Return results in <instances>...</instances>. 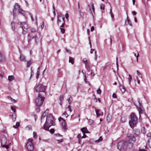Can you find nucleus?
<instances>
[{
	"mask_svg": "<svg viewBox=\"0 0 151 151\" xmlns=\"http://www.w3.org/2000/svg\"><path fill=\"white\" fill-rule=\"evenodd\" d=\"M117 149L120 150H126L127 149L131 148L129 146L128 142L126 141L122 140L117 144Z\"/></svg>",
	"mask_w": 151,
	"mask_h": 151,
	"instance_id": "1",
	"label": "nucleus"
},
{
	"mask_svg": "<svg viewBox=\"0 0 151 151\" xmlns=\"http://www.w3.org/2000/svg\"><path fill=\"white\" fill-rule=\"evenodd\" d=\"M137 118L134 113H131L130 115V120L129 121V124L130 127L133 129L137 123Z\"/></svg>",
	"mask_w": 151,
	"mask_h": 151,
	"instance_id": "2",
	"label": "nucleus"
},
{
	"mask_svg": "<svg viewBox=\"0 0 151 151\" xmlns=\"http://www.w3.org/2000/svg\"><path fill=\"white\" fill-rule=\"evenodd\" d=\"M127 137L129 139L126 141L129 144V146L132 148L133 147V143L136 141V137L133 134H127Z\"/></svg>",
	"mask_w": 151,
	"mask_h": 151,
	"instance_id": "3",
	"label": "nucleus"
},
{
	"mask_svg": "<svg viewBox=\"0 0 151 151\" xmlns=\"http://www.w3.org/2000/svg\"><path fill=\"white\" fill-rule=\"evenodd\" d=\"M45 99V97L41 94L39 93L38 97L35 99V104L36 106L40 107L42 105L43 102Z\"/></svg>",
	"mask_w": 151,
	"mask_h": 151,
	"instance_id": "4",
	"label": "nucleus"
},
{
	"mask_svg": "<svg viewBox=\"0 0 151 151\" xmlns=\"http://www.w3.org/2000/svg\"><path fill=\"white\" fill-rule=\"evenodd\" d=\"M54 119L53 116L51 114H49L46 117V123L50 124L51 125H55Z\"/></svg>",
	"mask_w": 151,
	"mask_h": 151,
	"instance_id": "5",
	"label": "nucleus"
},
{
	"mask_svg": "<svg viewBox=\"0 0 151 151\" xmlns=\"http://www.w3.org/2000/svg\"><path fill=\"white\" fill-rule=\"evenodd\" d=\"M33 140L32 139H29L26 145L27 149L29 151H32L34 149V145L32 142Z\"/></svg>",
	"mask_w": 151,
	"mask_h": 151,
	"instance_id": "6",
	"label": "nucleus"
},
{
	"mask_svg": "<svg viewBox=\"0 0 151 151\" xmlns=\"http://www.w3.org/2000/svg\"><path fill=\"white\" fill-rule=\"evenodd\" d=\"M7 142V139L6 138L4 137H2L1 139V145L3 147H5L6 149H7L9 147V144L6 145Z\"/></svg>",
	"mask_w": 151,
	"mask_h": 151,
	"instance_id": "7",
	"label": "nucleus"
},
{
	"mask_svg": "<svg viewBox=\"0 0 151 151\" xmlns=\"http://www.w3.org/2000/svg\"><path fill=\"white\" fill-rule=\"evenodd\" d=\"M36 91L39 92H44L45 91V87L42 84H39L35 88Z\"/></svg>",
	"mask_w": 151,
	"mask_h": 151,
	"instance_id": "8",
	"label": "nucleus"
},
{
	"mask_svg": "<svg viewBox=\"0 0 151 151\" xmlns=\"http://www.w3.org/2000/svg\"><path fill=\"white\" fill-rule=\"evenodd\" d=\"M133 135L135 137L139 139L140 137V131L138 129H135L133 131Z\"/></svg>",
	"mask_w": 151,
	"mask_h": 151,
	"instance_id": "9",
	"label": "nucleus"
},
{
	"mask_svg": "<svg viewBox=\"0 0 151 151\" xmlns=\"http://www.w3.org/2000/svg\"><path fill=\"white\" fill-rule=\"evenodd\" d=\"M147 136L150 137L149 138L146 144V146L145 147L146 149H148L147 147V146H148L150 148H151V133L150 132L147 133Z\"/></svg>",
	"mask_w": 151,
	"mask_h": 151,
	"instance_id": "10",
	"label": "nucleus"
},
{
	"mask_svg": "<svg viewBox=\"0 0 151 151\" xmlns=\"http://www.w3.org/2000/svg\"><path fill=\"white\" fill-rule=\"evenodd\" d=\"M83 62L85 64V67L86 69L88 71H90V62L87 60H83Z\"/></svg>",
	"mask_w": 151,
	"mask_h": 151,
	"instance_id": "11",
	"label": "nucleus"
},
{
	"mask_svg": "<svg viewBox=\"0 0 151 151\" xmlns=\"http://www.w3.org/2000/svg\"><path fill=\"white\" fill-rule=\"evenodd\" d=\"M137 108L139 111V116H140L141 114H144L145 116H147L146 114L145 113L144 109L143 107H137Z\"/></svg>",
	"mask_w": 151,
	"mask_h": 151,
	"instance_id": "12",
	"label": "nucleus"
},
{
	"mask_svg": "<svg viewBox=\"0 0 151 151\" xmlns=\"http://www.w3.org/2000/svg\"><path fill=\"white\" fill-rule=\"evenodd\" d=\"M20 8V6L18 3H16L14 7V9L13 10V13H16L17 9L18 8Z\"/></svg>",
	"mask_w": 151,
	"mask_h": 151,
	"instance_id": "13",
	"label": "nucleus"
},
{
	"mask_svg": "<svg viewBox=\"0 0 151 151\" xmlns=\"http://www.w3.org/2000/svg\"><path fill=\"white\" fill-rule=\"evenodd\" d=\"M50 124L45 122L44 125L43 129L47 131H49V128L51 126Z\"/></svg>",
	"mask_w": 151,
	"mask_h": 151,
	"instance_id": "14",
	"label": "nucleus"
},
{
	"mask_svg": "<svg viewBox=\"0 0 151 151\" xmlns=\"http://www.w3.org/2000/svg\"><path fill=\"white\" fill-rule=\"evenodd\" d=\"M81 130L83 134L89 133V131H88L87 128L86 127L82 128L81 129Z\"/></svg>",
	"mask_w": 151,
	"mask_h": 151,
	"instance_id": "15",
	"label": "nucleus"
},
{
	"mask_svg": "<svg viewBox=\"0 0 151 151\" xmlns=\"http://www.w3.org/2000/svg\"><path fill=\"white\" fill-rule=\"evenodd\" d=\"M25 57L22 54H21L20 55V60L21 61H25Z\"/></svg>",
	"mask_w": 151,
	"mask_h": 151,
	"instance_id": "16",
	"label": "nucleus"
},
{
	"mask_svg": "<svg viewBox=\"0 0 151 151\" xmlns=\"http://www.w3.org/2000/svg\"><path fill=\"white\" fill-rule=\"evenodd\" d=\"M18 11L19 13L22 14H23V16H24V15L25 14V12L22 9H20V8L19 9H18Z\"/></svg>",
	"mask_w": 151,
	"mask_h": 151,
	"instance_id": "17",
	"label": "nucleus"
},
{
	"mask_svg": "<svg viewBox=\"0 0 151 151\" xmlns=\"http://www.w3.org/2000/svg\"><path fill=\"white\" fill-rule=\"evenodd\" d=\"M62 126L64 130H66V124L65 122V121H64L62 123Z\"/></svg>",
	"mask_w": 151,
	"mask_h": 151,
	"instance_id": "18",
	"label": "nucleus"
},
{
	"mask_svg": "<svg viewBox=\"0 0 151 151\" xmlns=\"http://www.w3.org/2000/svg\"><path fill=\"white\" fill-rule=\"evenodd\" d=\"M60 18H62V15L60 14L58 15V24L61 22V19H60Z\"/></svg>",
	"mask_w": 151,
	"mask_h": 151,
	"instance_id": "19",
	"label": "nucleus"
},
{
	"mask_svg": "<svg viewBox=\"0 0 151 151\" xmlns=\"http://www.w3.org/2000/svg\"><path fill=\"white\" fill-rule=\"evenodd\" d=\"M14 79V77L13 76H8V80L9 81L11 82Z\"/></svg>",
	"mask_w": 151,
	"mask_h": 151,
	"instance_id": "20",
	"label": "nucleus"
},
{
	"mask_svg": "<svg viewBox=\"0 0 151 151\" xmlns=\"http://www.w3.org/2000/svg\"><path fill=\"white\" fill-rule=\"evenodd\" d=\"M103 138L101 136H100L98 139L94 141V142L96 143H98L102 141Z\"/></svg>",
	"mask_w": 151,
	"mask_h": 151,
	"instance_id": "21",
	"label": "nucleus"
},
{
	"mask_svg": "<svg viewBox=\"0 0 151 151\" xmlns=\"http://www.w3.org/2000/svg\"><path fill=\"white\" fill-rule=\"evenodd\" d=\"M5 60V57L2 54L0 53V62L3 61Z\"/></svg>",
	"mask_w": 151,
	"mask_h": 151,
	"instance_id": "22",
	"label": "nucleus"
},
{
	"mask_svg": "<svg viewBox=\"0 0 151 151\" xmlns=\"http://www.w3.org/2000/svg\"><path fill=\"white\" fill-rule=\"evenodd\" d=\"M74 60L71 57H69V62L71 63L72 64H73L74 63Z\"/></svg>",
	"mask_w": 151,
	"mask_h": 151,
	"instance_id": "23",
	"label": "nucleus"
},
{
	"mask_svg": "<svg viewBox=\"0 0 151 151\" xmlns=\"http://www.w3.org/2000/svg\"><path fill=\"white\" fill-rule=\"evenodd\" d=\"M11 26L12 29L14 31L15 29L14 23L12 22L11 23Z\"/></svg>",
	"mask_w": 151,
	"mask_h": 151,
	"instance_id": "24",
	"label": "nucleus"
},
{
	"mask_svg": "<svg viewBox=\"0 0 151 151\" xmlns=\"http://www.w3.org/2000/svg\"><path fill=\"white\" fill-rule=\"evenodd\" d=\"M62 18V19L63 20V22L62 23V25L60 26V27H64V26L65 25V18L64 17H62V18Z\"/></svg>",
	"mask_w": 151,
	"mask_h": 151,
	"instance_id": "25",
	"label": "nucleus"
},
{
	"mask_svg": "<svg viewBox=\"0 0 151 151\" xmlns=\"http://www.w3.org/2000/svg\"><path fill=\"white\" fill-rule=\"evenodd\" d=\"M80 15V16L82 17H83L84 16L83 13L82 12L80 9H78Z\"/></svg>",
	"mask_w": 151,
	"mask_h": 151,
	"instance_id": "26",
	"label": "nucleus"
},
{
	"mask_svg": "<svg viewBox=\"0 0 151 151\" xmlns=\"http://www.w3.org/2000/svg\"><path fill=\"white\" fill-rule=\"evenodd\" d=\"M96 112V114L97 117H99L100 116V114L99 113V110L97 109H95Z\"/></svg>",
	"mask_w": 151,
	"mask_h": 151,
	"instance_id": "27",
	"label": "nucleus"
},
{
	"mask_svg": "<svg viewBox=\"0 0 151 151\" xmlns=\"http://www.w3.org/2000/svg\"><path fill=\"white\" fill-rule=\"evenodd\" d=\"M109 115L108 114L106 116V120L108 122H109L111 121V119Z\"/></svg>",
	"mask_w": 151,
	"mask_h": 151,
	"instance_id": "28",
	"label": "nucleus"
},
{
	"mask_svg": "<svg viewBox=\"0 0 151 151\" xmlns=\"http://www.w3.org/2000/svg\"><path fill=\"white\" fill-rule=\"evenodd\" d=\"M127 119L125 118L124 117H122L121 118V121L122 122L124 123L126 122Z\"/></svg>",
	"mask_w": 151,
	"mask_h": 151,
	"instance_id": "29",
	"label": "nucleus"
},
{
	"mask_svg": "<svg viewBox=\"0 0 151 151\" xmlns=\"http://www.w3.org/2000/svg\"><path fill=\"white\" fill-rule=\"evenodd\" d=\"M127 20L128 22V24H129L130 26H132V22L130 21V19H128V17H127Z\"/></svg>",
	"mask_w": 151,
	"mask_h": 151,
	"instance_id": "30",
	"label": "nucleus"
},
{
	"mask_svg": "<svg viewBox=\"0 0 151 151\" xmlns=\"http://www.w3.org/2000/svg\"><path fill=\"white\" fill-rule=\"evenodd\" d=\"M59 99L60 101H61V102L63 101V99H64V98H63V95H60V96L59 98Z\"/></svg>",
	"mask_w": 151,
	"mask_h": 151,
	"instance_id": "31",
	"label": "nucleus"
},
{
	"mask_svg": "<svg viewBox=\"0 0 151 151\" xmlns=\"http://www.w3.org/2000/svg\"><path fill=\"white\" fill-rule=\"evenodd\" d=\"M72 97H70L68 99V101L69 104H70L72 102Z\"/></svg>",
	"mask_w": 151,
	"mask_h": 151,
	"instance_id": "32",
	"label": "nucleus"
},
{
	"mask_svg": "<svg viewBox=\"0 0 151 151\" xmlns=\"http://www.w3.org/2000/svg\"><path fill=\"white\" fill-rule=\"evenodd\" d=\"M88 122L89 125H91L93 124V121L92 120L90 119L88 120Z\"/></svg>",
	"mask_w": 151,
	"mask_h": 151,
	"instance_id": "33",
	"label": "nucleus"
},
{
	"mask_svg": "<svg viewBox=\"0 0 151 151\" xmlns=\"http://www.w3.org/2000/svg\"><path fill=\"white\" fill-rule=\"evenodd\" d=\"M84 81L86 83H88L89 82L87 81L86 76V74L84 75Z\"/></svg>",
	"mask_w": 151,
	"mask_h": 151,
	"instance_id": "34",
	"label": "nucleus"
},
{
	"mask_svg": "<svg viewBox=\"0 0 151 151\" xmlns=\"http://www.w3.org/2000/svg\"><path fill=\"white\" fill-rule=\"evenodd\" d=\"M129 78H128V81L129 82V84H130V82L131 81L132 79V76L130 75H129Z\"/></svg>",
	"mask_w": 151,
	"mask_h": 151,
	"instance_id": "35",
	"label": "nucleus"
},
{
	"mask_svg": "<svg viewBox=\"0 0 151 151\" xmlns=\"http://www.w3.org/2000/svg\"><path fill=\"white\" fill-rule=\"evenodd\" d=\"M110 14H111V17L112 19L114 17V15L112 12V10L111 9L110 10Z\"/></svg>",
	"mask_w": 151,
	"mask_h": 151,
	"instance_id": "36",
	"label": "nucleus"
},
{
	"mask_svg": "<svg viewBox=\"0 0 151 151\" xmlns=\"http://www.w3.org/2000/svg\"><path fill=\"white\" fill-rule=\"evenodd\" d=\"M32 62L31 61V60H29L28 61L27 64V67H29L32 64Z\"/></svg>",
	"mask_w": 151,
	"mask_h": 151,
	"instance_id": "37",
	"label": "nucleus"
},
{
	"mask_svg": "<svg viewBox=\"0 0 151 151\" xmlns=\"http://www.w3.org/2000/svg\"><path fill=\"white\" fill-rule=\"evenodd\" d=\"M91 6L92 7V10H93V13L94 14L95 13H94L95 8H94V5L93 4H91Z\"/></svg>",
	"mask_w": 151,
	"mask_h": 151,
	"instance_id": "38",
	"label": "nucleus"
},
{
	"mask_svg": "<svg viewBox=\"0 0 151 151\" xmlns=\"http://www.w3.org/2000/svg\"><path fill=\"white\" fill-rule=\"evenodd\" d=\"M97 93L98 94H100L101 93V91L100 88H98L97 90Z\"/></svg>",
	"mask_w": 151,
	"mask_h": 151,
	"instance_id": "39",
	"label": "nucleus"
},
{
	"mask_svg": "<svg viewBox=\"0 0 151 151\" xmlns=\"http://www.w3.org/2000/svg\"><path fill=\"white\" fill-rule=\"evenodd\" d=\"M55 129H51L50 130V132L52 134H53L55 132Z\"/></svg>",
	"mask_w": 151,
	"mask_h": 151,
	"instance_id": "40",
	"label": "nucleus"
},
{
	"mask_svg": "<svg viewBox=\"0 0 151 151\" xmlns=\"http://www.w3.org/2000/svg\"><path fill=\"white\" fill-rule=\"evenodd\" d=\"M137 75L139 77L142 78V76L141 74L139 72V71L138 70H137Z\"/></svg>",
	"mask_w": 151,
	"mask_h": 151,
	"instance_id": "41",
	"label": "nucleus"
},
{
	"mask_svg": "<svg viewBox=\"0 0 151 151\" xmlns=\"http://www.w3.org/2000/svg\"><path fill=\"white\" fill-rule=\"evenodd\" d=\"M60 29L61 32L62 34H64L65 32V29H64L62 28H60Z\"/></svg>",
	"mask_w": 151,
	"mask_h": 151,
	"instance_id": "42",
	"label": "nucleus"
},
{
	"mask_svg": "<svg viewBox=\"0 0 151 151\" xmlns=\"http://www.w3.org/2000/svg\"><path fill=\"white\" fill-rule=\"evenodd\" d=\"M29 15L30 16L32 20V21H34V19L33 17V15L30 12L29 13Z\"/></svg>",
	"mask_w": 151,
	"mask_h": 151,
	"instance_id": "43",
	"label": "nucleus"
},
{
	"mask_svg": "<svg viewBox=\"0 0 151 151\" xmlns=\"http://www.w3.org/2000/svg\"><path fill=\"white\" fill-rule=\"evenodd\" d=\"M54 135L56 136L59 137H62V135H61L59 133L55 134H54Z\"/></svg>",
	"mask_w": 151,
	"mask_h": 151,
	"instance_id": "44",
	"label": "nucleus"
},
{
	"mask_svg": "<svg viewBox=\"0 0 151 151\" xmlns=\"http://www.w3.org/2000/svg\"><path fill=\"white\" fill-rule=\"evenodd\" d=\"M63 115H64L65 116H66V117H67L68 116V115L67 114V113L66 111H65L63 114Z\"/></svg>",
	"mask_w": 151,
	"mask_h": 151,
	"instance_id": "45",
	"label": "nucleus"
},
{
	"mask_svg": "<svg viewBox=\"0 0 151 151\" xmlns=\"http://www.w3.org/2000/svg\"><path fill=\"white\" fill-rule=\"evenodd\" d=\"M100 9L102 10H104V4L101 5L100 6Z\"/></svg>",
	"mask_w": 151,
	"mask_h": 151,
	"instance_id": "46",
	"label": "nucleus"
},
{
	"mask_svg": "<svg viewBox=\"0 0 151 151\" xmlns=\"http://www.w3.org/2000/svg\"><path fill=\"white\" fill-rule=\"evenodd\" d=\"M31 76H30V78H31L32 76L34 74V72H33V70H32V67L31 68Z\"/></svg>",
	"mask_w": 151,
	"mask_h": 151,
	"instance_id": "47",
	"label": "nucleus"
},
{
	"mask_svg": "<svg viewBox=\"0 0 151 151\" xmlns=\"http://www.w3.org/2000/svg\"><path fill=\"white\" fill-rule=\"evenodd\" d=\"M33 134V137L34 138H36L37 137V134L35 132H34Z\"/></svg>",
	"mask_w": 151,
	"mask_h": 151,
	"instance_id": "48",
	"label": "nucleus"
},
{
	"mask_svg": "<svg viewBox=\"0 0 151 151\" xmlns=\"http://www.w3.org/2000/svg\"><path fill=\"white\" fill-rule=\"evenodd\" d=\"M11 109L14 112V113L15 112V111H16L15 109L14 108V107L13 106H11Z\"/></svg>",
	"mask_w": 151,
	"mask_h": 151,
	"instance_id": "49",
	"label": "nucleus"
},
{
	"mask_svg": "<svg viewBox=\"0 0 151 151\" xmlns=\"http://www.w3.org/2000/svg\"><path fill=\"white\" fill-rule=\"evenodd\" d=\"M65 50H66V52H67L69 53L70 54H71V51H70V50H69L68 49H67L66 48H65Z\"/></svg>",
	"mask_w": 151,
	"mask_h": 151,
	"instance_id": "50",
	"label": "nucleus"
},
{
	"mask_svg": "<svg viewBox=\"0 0 151 151\" xmlns=\"http://www.w3.org/2000/svg\"><path fill=\"white\" fill-rule=\"evenodd\" d=\"M31 32L32 33H34L35 32V29L34 28H32L31 29Z\"/></svg>",
	"mask_w": 151,
	"mask_h": 151,
	"instance_id": "51",
	"label": "nucleus"
},
{
	"mask_svg": "<svg viewBox=\"0 0 151 151\" xmlns=\"http://www.w3.org/2000/svg\"><path fill=\"white\" fill-rule=\"evenodd\" d=\"M134 55L135 56H136L137 57V61L138 62V57L139 56V53H137V56L136 55V54L135 53H134Z\"/></svg>",
	"mask_w": 151,
	"mask_h": 151,
	"instance_id": "52",
	"label": "nucleus"
},
{
	"mask_svg": "<svg viewBox=\"0 0 151 151\" xmlns=\"http://www.w3.org/2000/svg\"><path fill=\"white\" fill-rule=\"evenodd\" d=\"M81 134H78L77 136V138L78 139H81Z\"/></svg>",
	"mask_w": 151,
	"mask_h": 151,
	"instance_id": "53",
	"label": "nucleus"
},
{
	"mask_svg": "<svg viewBox=\"0 0 151 151\" xmlns=\"http://www.w3.org/2000/svg\"><path fill=\"white\" fill-rule=\"evenodd\" d=\"M59 121L60 122V121L62 120H63L64 121H65V119H63L61 117H60L59 119H58Z\"/></svg>",
	"mask_w": 151,
	"mask_h": 151,
	"instance_id": "54",
	"label": "nucleus"
},
{
	"mask_svg": "<svg viewBox=\"0 0 151 151\" xmlns=\"http://www.w3.org/2000/svg\"><path fill=\"white\" fill-rule=\"evenodd\" d=\"M68 110L70 111L71 112L72 111V110L71 109V108L70 107V105H69L68 107Z\"/></svg>",
	"mask_w": 151,
	"mask_h": 151,
	"instance_id": "55",
	"label": "nucleus"
},
{
	"mask_svg": "<svg viewBox=\"0 0 151 151\" xmlns=\"http://www.w3.org/2000/svg\"><path fill=\"white\" fill-rule=\"evenodd\" d=\"M120 89L121 90L122 92V93H124L125 92V88H123V89Z\"/></svg>",
	"mask_w": 151,
	"mask_h": 151,
	"instance_id": "56",
	"label": "nucleus"
},
{
	"mask_svg": "<svg viewBox=\"0 0 151 151\" xmlns=\"http://www.w3.org/2000/svg\"><path fill=\"white\" fill-rule=\"evenodd\" d=\"M49 111V110L48 109H47L45 111H44V113L45 114H47Z\"/></svg>",
	"mask_w": 151,
	"mask_h": 151,
	"instance_id": "57",
	"label": "nucleus"
},
{
	"mask_svg": "<svg viewBox=\"0 0 151 151\" xmlns=\"http://www.w3.org/2000/svg\"><path fill=\"white\" fill-rule=\"evenodd\" d=\"M44 26V22H43L42 24V25H41V27L42 29L43 28Z\"/></svg>",
	"mask_w": 151,
	"mask_h": 151,
	"instance_id": "58",
	"label": "nucleus"
},
{
	"mask_svg": "<svg viewBox=\"0 0 151 151\" xmlns=\"http://www.w3.org/2000/svg\"><path fill=\"white\" fill-rule=\"evenodd\" d=\"M44 114H44V113L42 115V116H41V119H42L43 118H44L46 116V114H45V115H44Z\"/></svg>",
	"mask_w": 151,
	"mask_h": 151,
	"instance_id": "59",
	"label": "nucleus"
},
{
	"mask_svg": "<svg viewBox=\"0 0 151 151\" xmlns=\"http://www.w3.org/2000/svg\"><path fill=\"white\" fill-rule=\"evenodd\" d=\"M112 97L114 98H116L117 96L116 95L115 93H114L112 95Z\"/></svg>",
	"mask_w": 151,
	"mask_h": 151,
	"instance_id": "60",
	"label": "nucleus"
},
{
	"mask_svg": "<svg viewBox=\"0 0 151 151\" xmlns=\"http://www.w3.org/2000/svg\"><path fill=\"white\" fill-rule=\"evenodd\" d=\"M86 137L87 136L86 134H83V136L81 137V138L83 139L84 138H86Z\"/></svg>",
	"mask_w": 151,
	"mask_h": 151,
	"instance_id": "61",
	"label": "nucleus"
},
{
	"mask_svg": "<svg viewBox=\"0 0 151 151\" xmlns=\"http://www.w3.org/2000/svg\"><path fill=\"white\" fill-rule=\"evenodd\" d=\"M40 109L39 108H37L36 109V111L38 113L40 112Z\"/></svg>",
	"mask_w": 151,
	"mask_h": 151,
	"instance_id": "62",
	"label": "nucleus"
},
{
	"mask_svg": "<svg viewBox=\"0 0 151 151\" xmlns=\"http://www.w3.org/2000/svg\"><path fill=\"white\" fill-rule=\"evenodd\" d=\"M94 30V27L93 26H92L91 29V32L93 31Z\"/></svg>",
	"mask_w": 151,
	"mask_h": 151,
	"instance_id": "63",
	"label": "nucleus"
},
{
	"mask_svg": "<svg viewBox=\"0 0 151 151\" xmlns=\"http://www.w3.org/2000/svg\"><path fill=\"white\" fill-rule=\"evenodd\" d=\"M138 151H147L145 150L144 149H139V150Z\"/></svg>",
	"mask_w": 151,
	"mask_h": 151,
	"instance_id": "64",
	"label": "nucleus"
}]
</instances>
